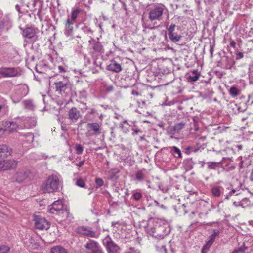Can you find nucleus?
Wrapping results in <instances>:
<instances>
[{"label": "nucleus", "mask_w": 253, "mask_h": 253, "mask_svg": "<svg viewBox=\"0 0 253 253\" xmlns=\"http://www.w3.org/2000/svg\"><path fill=\"white\" fill-rule=\"evenodd\" d=\"M244 57V54L242 52H238L236 54V59H240L243 58Z\"/></svg>", "instance_id": "8fccbe9b"}, {"label": "nucleus", "mask_w": 253, "mask_h": 253, "mask_svg": "<svg viewBox=\"0 0 253 253\" xmlns=\"http://www.w3.org/2000/svg\"><path fill=\"white\" fill-rule=\"evenodd\" d=\"M15 8L19 13H20V6L18 5H16Z\"/></svg>", "instance_id": "774afa93"}, {"label": "nucleus", "mask_w": 253, "mask_h": 253, "mask_svg": "<svg viewBox=\"0 0 253 253\" xmlns=\"http://www.w3.org/2000/svg\"><path fill=\"white\" fill-rule=\"evenodd\" d=\"M185 126V123L180 122L175 124L173 126V130L175 132L179 133Z\"/></svg>", "instance_id": "a878e982"}, {"label": "nucleus", "mask_w": 253, "mask_h": 253, "mask_svg": "<svg viewBox=\"0 0 253 253\" xmlns=\"http://www.w3.org/2000/svg\"><path fill=\"white\" fill-rule=\"evenodd\" d=\"M34 220L35 221V227L39 230H47L50 227V224L44 218L38 215H34Z\"/></svg>", "instance_id": "423d86ee"}, {"label": "nucleus", "mask_w": 253, "mask_h": 253, "mask_svg": "<svg viewBox=\"0 0 253 253\" xmlns=\"http://www.w3.org/2000/svg\"><path fill=\"white\" fill-rule=\"evenodd\" d=\"M107 69L115 73H119L122 70L121 64L115 61H112L107 66Z\"/></svg>", "instance_id": "4468645a"}, {"label": "nucleus", "mask_w": 253, "mask_h": 253, "mask_svg": "<svg viewBox=\"0 0 253 253\" xmlns=\"http://www.w3.org/2000/svg\"><path fill=\"white\" fill-rule=\"evenodd\" d=\"M132 198L136 201H139L142 198V194L140 192L134 191L132 192Z\"/></svg>", "instance_id": "cd10ccee"}, {"label": "nucleus", "mask_w": 253, "mask_h": 253, "mask_svg": "<svg viewBox=\"0 0 253 253\" xmlns=\"http://www.w3.org/2000/svg\"><path fill=\"white\" fill-rule=\"evenodd\" d=\"M19 89H22L23 90L22 95H25L28 93V87L25 84H21L19 87Z\"/></svg>", "instance_id": "a19ab883"}, {"label": "nucleus", "mask_w": 253, "mask_h": 253, "mask_svg": "<svg viewBox=\"0 0 253 253\" xmlns=\"http://www.w3.org/2000/svg\"><path fill=\"white\" fill-rule=\"evenodd\" d=\"M68 119L73 123L76 122L81 117L80 111L76 107L71 108L68 113Z\"/></svg>", "instance_id": "9d476101"}, {"label": "nucleus", "mask_w": 253, "mask_h": 253, "mask_svg": "<svg viewBox=\"0 0 253 253\" xmlns=\"http://www.w3.org/2000/svg\"><path fill=\"white\" fill-rule=\"evenodd\" d=\"M131 94L132 95H137V96L139 95V93L135 90H132L131 92Z\"/></svg>", "instance_id": "13d9d810"}, {"label": "nucleus", "mask_w": 253, "mask_h": 253, "mask_svg": "<svg viewBox=\"0 0 253 253\" xmlns=\"http://www.w3.org/2000/svg\"><path fill=\"white\" fill-rule=\"evenodd\" d=\"M34 78H35V79L36 80H37V81H38V82L41 81L40 78L38 76L34 75Z\"/></svg>", "instance_id": "e2e57ef3"}, {"label": "nucleus", "mask_w": 253, "mask_h": 253, "mask_svg": "<svg viewBox=\"0 0 253 253\" xmlns=\"http://www.w3.org/2000/svg\"><path fill=\"white\" fill-rule=\"evenodd\" d=\"M175 27V24H171L169 27L168 28L169 38L173 42L179 41L182 38L180 35H178L177 33L174 32Z\"/></svg>", "instance_id": "6e6552de"}, {"label": "nucleus", "mask_w": 253, "mask_h": 253, "mask_svg": "<svg viewBox=\"0 0 253 253\" xmlns=\"http://www.w3.org/2000/svg\"><path fill=\"white\" fill-rule=\"evenodd\" d=\"M96 112V110L95 109L92 108L91 109L90 111L89 112V114H93L95 113Z\"/></svg>", "instance_id": "bf43d9fd"}, {"label": "nucleus", "mask_w": 253, "mask_h": 253, "mask_svg": "<svg viewBox=\"0 0 253 253\" xmlns=\"http://www.w3.org/2000/svg\"><path fill=\"white\" fill-rule=\"evenodd\" d=\"M114 87L113 85L107 86L106 87L105 90L107 92H110L113 91Z\"/></svg>", "instance_id": "de8ad7c7"}, {"label": "nucleus", "mask_w": 253, "mask_h": 253, "mask_svg": "<svg viewBox=\"0 0 253 253\" xmlns=\"http://www.w3.org/2000/svg\"><path fill=\"white\" fill-rule=\"evenodd\" d=\"M206 136H201L200 138H199L197 140V145H204V143H203L202 144H200L201 142H204L206 140Z\"/></svg>", "instance_id": "c03bdc74"}, {"label": "nucleus", "mask_w": 253, "mask_h": 253, "mask_svg": "<svg viewBox=\"0 0 253 253\" xmlns=\"http://www.w3.org/2000/svg\"><path fill=\"white\" fill-rule=\"evenodd\" d=\"M199 148H196L194 147H187L185 149V153L187 154H190L192 152H196L198 150Z\"/></svg>", "instance_id": "4c0bfd02"}, {"label": "nucleus", "mask_w": 253, "mask_h": 253, "mask_svg": "<svg viewBox=\"0 0 253 253\" xmlns=\"http://www.w3.org/2000/svg\"><path fill=\"white\" fill-rule=\"evenodd\" d=\"M230 94L232 96H237L239 94V91L236 87L232 86L230 89Z\"/></svg>", "instance_id": "473e14b6"}, {"label": "nucleus", "mask_w": 253, "mask_h": 253, "mask_svg": "<svg viewBox=\"0 0 253 253\" xmlns=\"http://www.w3.org/2000/svg\"><path fill=\"white\" fill-rule=\"evenodd\" d=\"M84 247L87 253H103L98 243L94 240L89 239Z\"/></svg>", "instance_id": "39448f33"}, {"label": "nucleus", "mask_w": 253, "mask_h": 253, "mask_svg": "<svg viewBox=\"0 0 253 253\" xmlns=\"http://www.w3.org/2000/svg\"><path fill=\"white\" fill-rule=\"evenodd\" d=\"M61 186L58 177L55 175L49 176L42 186L43 193H52L59 191Z\"/></svg>", "instance_id": "f257e3e1"}, {"label": "nucleus", "mask_w": 253, "mask_h": 253, "mask_svg": "<svg viewBox=\"0 0 253 253\" xmlns=\"http://www.w3.org/2000/svg\"><path fill=\"white\" fill-rule=\"evenodd\" d=\"M215 166V163H211L209 164L208 167L210 168H214Z\"/></svg>", "instance_id": "5fc2aeb1"}, {"label": "nucleus", "mask_w": 253, "mask_h": 253, "mask_svg": "<svg viewBox=\"0 0 253 253\" xmlns=\"http://www.w3.org/2000/svg\"><path fill=\"white\" fill-rule=\"evenodd\" d=\"M54 85L56 91L60 93L65 92V90L68 87V84L65 82H56L54 83Z\"/></svg>", "instance_id": "ddd939ff"}, {"label": "nucleus", "mask_w": 253, "mask_h": 253, "mask_svg": "<svg viewBox=\"0 0 253 253\" xmlns=\"http://www.w3.org/2000/svg\"><path fill=\"white\" fill-rule=\"evenodd\" d=\"M200 76V74H197L194 76H189L187 78L188 81L190 82H196V81H197L199 79Z\"/></svg>", "instance_id": "72a5a7b5"}, {"label": "nucleus", "mask_w": 253, "mask_h": 253, "mask_svg": "<svg viewBox=\"0 0 253 253\" xmlns=\"http://www.w3.org/2000/svg\"><path fill=\"white\" fill-rule=\"evenodd\" d=\"M83 12L82 10L79 7L73 8L71 13V19L70 20L72 21H76V19L78 17L80 14Z\"/></svg>", "instance_id": "aec40b11"}, {"label": "nucleus", "mask_w": 253, "mask_h": 253, "mask_svg": "<svg viewBox=\"0 0 253 253\" xmlns=\"http://www.w3.org/2000/svg\"><path fill=\"white\" fill-rule=\"evenodd\" d=\"M247 248L245 247L244 246H241L238 249H235L232 253H238L239 252H243L246 250H247Z\"/></svg>", "instance_id": "37998d69"}, {"label": "nucleus", "mask_w": 253, "mask_h": 253, "mask_svg": "<svg viewBox=\"0 0 253 253\" xmlns=\"http://www.w3.org/2000/svg\"><path fill=\"white\" fill-rule=\"evenodd\" d=\"M155 233H156V230H153V228H151L150 230H149V234L152 236H153V234H155Z\"/></svg>", "instance_id": "864d4df0"}, {"label": "nucleus", "mask_w": 253, "mask_h": 253, "mask_svg": "<svg viewBox=\"0 0 253 253\" xmlns=\"http://www.w3.org/2000/svg\"><path fill=\"white\" fill-rule=\"evenodd\" d=\"M25 141H26L28 143H31L34 140V135L31 133H28L25 135Z\"/></svg>", "instance_id": "2f4dec72"}, {"label": "nucleus", "mask_w": 253, "mask_h": 253, "mask_svg": "<svg viewBox=\"0 0 253 253\" xmlns=\"http://www.w3.org/2000/svg\"><path fill=\"white\" fill-rule=\"evenodd\" d=\"M23 104L26 108L30 110H33L34 106L31 100H26L23 101Z\"/></svg>", "instance_id": "c85d7f7f"}, {"label": "nucleus", "mask_w": 253, "mask_h": 253, "mask_svg": "<svg viewBox=\"0 0 253 253\" xmlns=\"http://www.w3.org/2000/svg\"><path fill=\"white\" fill-rule=\"evenodd\" d=\"M122 4H123V7L124 10L126 11L127 8H126V4L124 2H123Z\"/></svg>", "instance_id": "0e129e2a"}, {"label": "nucleus", "mask_w": 253, "mask_h": 253, "mask_svg": "<svg viewBox=\"0 0 253 253\" xmlns=\"http://www.w3.org/2000/svg\"><path fill=\"white\" fill-rule=\"evenodd\" d=\"M84 161H82L79 162V163H78L77 164V165L79 167H82L84 165Z\"/></svg>", "instance_id": "4d7b16f0"}, {"label": "nucleus", "mask_w": 253, "mask_h": 253, "mask_svg": "<svg viewBox=\"0 0 253 253\" xmlns=\"http://www.w3.org/2000/svg\"><path fill=\"white\" fill-rule=\"evenodd\" d=\"M164 6L163 5L156 6L151 9L149 12V19L151 22L156 20L160 21L162 18Z\"/></svg>", "instance_id": "f03ea898"}, {"label": "nucleus", "mask_w": 253, "mask_h": 253, "mask_svg": "<svg viewBox=\"0 0 253 253\" xmlns=\"http://www.w3.org/2000/svg\"><path fill=\"white\" fill-rule=\"evenodd\" d=\"M3 25H4L3 22L2 21L0 20V29H1L3 27Z\"/></svg>", "instance_id": "338daca9"}, {"label": "nucleus", "mask_w": 253, "mask_h": 253, "mask_svg": "<svg viewBox=\"0 0 253 253\" xmlns=\"http://www.w3.org/2000/svg\"><path fill=\"white\" fill-rule=\"evenodd\" d=\"M95 183L96 185V188H98L104 185V181L102 178L97 177L95 179Z\"/></svg>", "instance_id": "f704fd0d"}, {"label": "nucleus", "mask_w": 253, "mask_h": 253, "mask_svg": "<svg viewBox=\"0 0 253 253\" xmlns=\"http://www.w3.org/2000/svg\"><path fill=\"white\" fill-rule=\"evenodd\" d=\"M235 190L232 189L229 193L228 194L226 195L225 196V199L228 200L229 199V197L231 196L232 194H233L235 192Z\"/></svg>", "instance_id": "09e8293b"}, {"label": "nucleus", "mask_w": 253, "mask_h": 253, "mask_svg": "<svg viewBox=\"0 0 253 253\" xmlns=\"http://www.w3.org/2000/svg\"><path fill=\"white\" fill-rule=\"evenodd\" d=\"M89 42L91 44V47L95 52L103 53V46L101 42L96 41L93 38H91Z\"/></svg>", "instance_id": "f8f14e48"}, {"label": "nucleus", "mask_w": 253, "mask_h": 253, "mask_svg": "<svg viewBox=\"0 0 253 253\" xmlns=\"http://www.w3.org/2000/svg\"><path fill=\"white\" fill-rule=\"evenodd\" d=\"M58 68V69H59V72L60 73H62V72H65V70H64V68L62 66H59Z\"/></svg>", "instance_id": "6e6d98bb"}, {"label": "nucleus", "mask_w": 253, "mask_h": 253, "mask_svg": "<svg viewBox=\"0 0 253 253\" xmlns=\"http://www.w3.org/2000/svg\"><path fill=\"white\" fill-rule=\"evenodd\" d=\"M77 232L81 235L88 237L98 238L99 236V234L92 230L90 227L79 226L77 228Z\"/></svg>", "instance_id": "20e7f679"}, {"label": "nucleus", "mask_w": 253, "mask_h": 253, "mask_svg": "<svg viewBox=\"0 0 253 253\" xmlns=\"http://www.w3.org/2000/svg\"><path fill=\"white\" fill-rule=\"evenodd\" d=\"M156 248L157 250L160 252L161 253H167V250L165 245H161L160 246L157 245Z\"/></svg>", "instance_id": "58836bf2"}, {"label": "nucleus", "mask_w": 253, "mask_h": 253, "mask_svg": "<svg viewBox=\"0 0 253 253\" xmlns=\"http://www.w3.org/2000/svg\"><path fill=\"white\" fill-rule=\"evenodd\" d=\"M87 127L90 129L89 131H93L95 135H99L101 134V126L97 123H88Z\"/></svg>", "instance_id": "2eb2a0df"}, {"label": "nucleus", "mask_w": 253, "mask_h": 253, "mask_svg": "<svg viewBox=\"0 0 253 253\" xmlns=\"http://www.w3.org/2000/svg\"><path fill=\"white\" fill-rule=\"evenodd\" d=\"M164 228V226L161 225H157L153 227V230H155L156 233L153 234V237L156 238H163L164 236L166 234Z\"/></svg>", "instance_id": "f3484780"}, {"label": "nucleus", "mask_w": 253, "mask_h": 253, "mask_svg": "<svg viewBox=\"0 0 253 253\" xmlns=\"http://www.w3.org/2000/svg\"><path fill=\"white\" fill-rule=\"evenodd\" d=\"M154 203H155L156 205L158 207H160L161 208L163 209H166V207L163 205V204H161L160 205L159 204V203L156 201V200H155L154 201Z\"/></svg>", "instance_id": "49530a36"}, {"label": "nucleus", "mask_w": 253, "mask_h": 253, "mask_svg": "<svg viewBox=\"0 0 253 253\" xmlns=\"http://www.w3.org/2000/svg\"><path fill=\"white\" fill-rule=\"evenodd\" d=\"M135 178L139 181H141L144 179V174L142 170H138L136 173Z\"/></svg>", "instance_id": "7c9ffc66"}, {"label": "nucleus", "mask_w": 253, "mask_h": 253, "mask_svg": "<svg viewBox=\"0 0 253 253\" xmlns=\"http://www.w3.org/2000/svg\"><path fill=\"white\" fill-rule=\"evenodd\" d=\"M192 73L195 75H196L197 74H200L197 70L196 69H195V70H193L192 71Z\"/></svg>", "instance_id": "052dcab7"}, {"label": "nucleus", "mask_w": 253, "mask_h": 253, "mask_svg": "<svg viewBox=\"0 0 253 253\" xmlns=\"http://www.w3.org/2000/svg\"><path fill=\"white\" fill-rule=\"evenodd\" d=\"M218 234L219 232L214 231L213 233L209 236V240L208 241V242H210L211 243L213 244L215 239L216 237H217L218 235Z\"/></svg>", "instance_id": "c9c22d12"}, {"label": "nucleus", "mask_w": 253, "mask_h": 253, "mask_svg": "<svg viewBox=\"0 0 253 253\" xmlns=\"http://www.w3.org/2000/svg\"><path fill=\"white\" fill-rule=\"evenodd\" d=\"M223 188L220 186H215L211 189L212 194L215 197L220 196Z\"/></svg>", "instance_id": "b1692460"}, {"label": "nucleus", "mask_w": 253, "mask_h": 253, "mask_svg": "<svg viewBox=\"0 0 253 253\" xmlns=\"http://www.w3.org/2000/svg\"><path fill=\"white\" fill-rule=\"evenodd\" d=\"M212 244L210 242L207 241L206 243L203 246L201 250V253H207V252L209 250Z\"/></svg>", "instance_id": "c756f323"}, {"label": "nucleus", "mask_w": 253, "mask_h": 253, "mask_svg": "<svg viewBox=\"0 0 253 253\" xmlns=\"http://www.w3.org/2000/svg\"><path fill=\"white\" fill-rule=\"evenodd\" d=\"M12 149L9 148L6 145H0V158L6 157L11 153Z\"/></svg>", "instance_id": "a211bd4d"}, {"label": "nucleus", "mask_w": 253, "mask_h": 253, "mask_svg": "<svg viewBox=\"0 0 253 253\" xmlns=\"http://www.w3.org/2000/svg\"><path fill=\"white\" fill-rule=\"evenodd\" d=\"M0 253H10V248L5 245L0 246Z\"/></svg>", "instance_id": "e433bc0d"}, {"label": "nucleus", "mask_w": 253, "mask_h": 253, "mask_svg": "<svg viewBox=\"0 0 253 253\" xmlns=\"http://www.w3.org/2000/svg\"><path fill=\"white\" fill-rule=\"evenodd\" d=\"M75 22L72 21L68 18L65 22V32L67 36H69L72 32L73 29V24Z\"/></svg>", "instance_id": "6ab92c4d"}, {"label": "nucleus", "mask_w": 253, "mask_h": 253, "mask_svg": "<svg viewBox=\"0 0 253 253\" xmlns=\"http://www.w3.org/2000/svg\"><path fill=\"white\" fill-rule=\"evenodd\" d=\"M17 162L14 160H0V170H6L14 169L17 166Z\"/></svg>", "instance_id": "0eeeda50"}, {"label": "nucleus", "mask_w": 253, "mask_h": 253, "mask_svg": "<svg viewBox=\"0 0 253 253\" xmlns=\"http://www.w3.org/2000/svg\"><path fill=\"white\" fill-rule=\"evenodd\" d=\"M64 207L62 202L60 200L54 202L51 207L49 209V211L51 213L56 214L57 213H61L62 208Z\"/></svg>", "instance_id": "9b49d317"}, {"label": "nucleus", "mask_w": 253, "mask_h": 253, "mask_svg": "<svg viewBox=\"0 0 253 253\" xmlns=\"http://www.w3.org/2000/svg\"><path fill=\"white\" fill-rule=\"evenodd\" d=\"M170 151L172 155L176 158H182V153L180 150L176 146L169 147Z\"/></svg>", "instance_id": "412c9836"}, {"label": "nucleus", "mask_w": 253, "mask_h": 253, "mask_svg": "<svg viewBox=\"0 0 253 253\" xmlns=\"http://www.w3.org/2000/svg\"><path fill=\"white\" fill-rule=\"evenodd\" d=\"M27 177V174L26 172H17L16 173V181H17L18 183L22 182L26 177Z\"/></svg>", "instance_id": "393cba45"}, {"label": "nucleus", "mask_w": 253, "mask_h": 253, "mask_svg": "<svg viewBox=\"0 0 253 253\" xmlns=\"http://www.w3.org/2000/svg\"><path fill=\"white\" fill-rule=\"evenodd\" d=\"M132 130H133V132L132 133L133 135H137L139 133H142V131L138 128H132Z\"/></svg>", "instance_id": "a18cd8bd"}, {"label": "nucleus", "mask_w": 253, "mask_h": 253, "mask_svg": "<svg viewBox=\"0 0 253 253\" xmlns=\"http://www.w3.org/2000/svg\"><path fill=\"white\" fill-rule=\"evenodd\" d=\"M130 250H131V251L128 253H140L139 251H138L137 250H135L134 249H132V248H130Z\"/></svg>", "instance_id": "3c124183"}, {"label": "nucleus", "mask_w": 253, "mask_h": 253, "mask_svg": "<svg viewBox=\"0 0 253 253\" xmlns=\"http://www.w3.org/2000/svg\"><path fill=\"white\" fill-rule=\"evenodd\" d=\"M120 126L124 133H127L129 132L130 126L126 120H124L120 123Z\"/></svg>", "instance_id": "5701e85b"}, {"label": "nucleus", "mask_w": 253, "mask_h": 253, "mask_svg": "<svg viewBox=\"0 0 253 253\" xmlns=\"http://www.w3.org/2000/svg\"><path fill=\"white\" fill-rule=\"evenodd\" d=\"M236 147L238 148V150H241L242 149V145H238L236 146Z\"/></svg>", "instance_id": "69168bd1"}, {"label": "nucleus", "mask_w": 253, "mask_h": 253, "mask_svg": "<svg viewBox=\"0 0 253 253\" xmlns=\"http://www.w3.org/2000/svg\"><path fill=\"white\" fill-rule=\"evenodd\" d=\"M103 244L108 253H118L120 247L113 241L109 235L103 240Z\"/></svg>", "instance_id": "7ed1b4c3"}, {"label": "nucleus", "mask_w": 253, "mask_h": 253, "mask_svg": "<svg viewBox=\"0 0 253 253\" xmlns=\"http://www.w3.org/2000/svg\"><path fill=\"white\" fill-rule=\"evenodd\" d=\"M230 45L231 47H233V48H235V47H236V42L232 40L230 42Z\"/></svg>", "instance_id": "603ef678"}, {"label": "nucleus", "mask_w": 253, "mask_h": 253, "mask_svg": "<svg viewBox=\"0 0 253 253\" xmlns=\"http://www.w3.org/2000/svg\"><path fill=\"white\" fill-rule=\"evenodd\" d=\"M0 74L4 77H13L18 75V71L15 68H3L0 69Z\"/></svg>", "instance_id": "1a4fd4ad"}, {"label": "nucleus", "mask_w": 253, "mask_h": 253, "mask_svg": "<svg viewBox=\"0 0 253 253\" xmlns=\"http://www.w3.org/2000/svg\"><path fill=\"white\" fill-rule=\"evenodd\" d=\"M39 66L36 67V72L39 73L43 74V73L42 71H40L39 70Z\"/></svg>", "instance_id": "680f3d73"}, {"label": "nucleus", "mask_w": 253, "mask_h": 253, "mask_svg": "<svg viewBox=\"0 0 253 253\" xmlns=\"http://www.w3.org/2000/svg\"><path fill=\"white\" fill-rule=\"evenodd\" d=\"M61 213H57L56 214H58L61 216L63 218H67L69 216V211L66 208H64V207L62 208V211H61Z\"/></svg>", "instance_id": "bb28decb"}, {"label": "nucleus", "mask_w": 253, "mask_h": 253, "mask_svg": "<svg viewBox=\"0 0 253 253\" xmlns=\"http://www.w3.org/2000/svg\"><path fill=\"white\" fill-rule=\"evenodd\" d=\"M76 185L80 187L83 188L84 187L85 184L82 179H78L76 181Z\"/></svg>", "instance_id": "79ce46f5"}, {"label": "nucleus", "mask_w": 253, "mask_h": 253, "mask_svg": "<svg viewBox=\"0 0 253 253\" xmlns=\"http://www.w3.org/2000/svg\"><path fill=\"white\" fill-rule=\"evenodd\" d=\"M75 150L79 155L82 154L83 151V147L81 144H76L75 146Z\"/></svg>", "instance_id": "ea45409f"}, {"label": "nucleus", "mask_w": 253, "mask_h": 253, "mask_svg": "<svg viewBox=\"0 0 253 253\" xmlns=\"http://www.w3.org/2000/svg\"><path fill=\"white\" fill-rule=\"evenodd\" d=\"M50 253H68V251L61 246H56L51 248Z\"/></svg>", "instance_id": "4be33fe9"}, {"label": "nucleus", "mask_w": 253, "mask_h": 253, "mask_svg": "<svg viewBox=\"0 0 253 253\" xmlns=\"http://www.w3.org/2000/svg\"><path fill=\"white\" fill-rule=\"evenodd\" d=\"M36 33V29L32 27H27L23 30V36L28 39L33 38Z\"/></svg>", "instance_id": "dca6fc26"}]
</instances>
